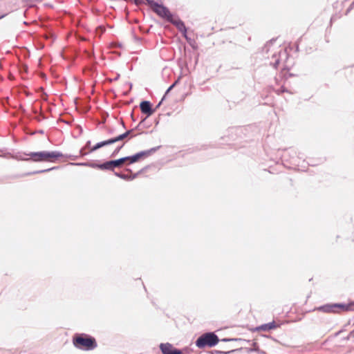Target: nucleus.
Here are the masks:
<instances>
[{"label":"nucleus","mask_w":354,"mask_h":354,"mask_svg":"<svg viewBox=\"0 0 354 354\" xmlns=\"http://www.w3.org/2000/svg\"><path fill=\"white\" fill-rule=\"evenodd\" d=\"M154 151V149H151L148 151L139 152L132 156L124 157L115 160H111V165H113V167H120L122 164H123L126 160H129L130 163H133L141 158L147 157Z\"/></svg>","instance_id":"obj_1"},{"label":"nucleus","mask_w":354,"mask_h":354,"mask_svg":"<svg viewBox=\"0 0 354 354\" xmlns=\"http://www.w3.org/2000/svg\"><path fill=\"white\" fill-rule=\"evenodd\" d=\"M73 344L75 347L83 350H92L97 346L94 338L87 336H78L74 338Z\"/></svg>","instance_id":"obj_2"},{"label":"nucleus","mask_w":354,"mask_h":354,"mask_svg":"<svg viewBox=\"0 0 354 354\" xmlns=\"http://www.w3.org/2000/svg\"><path fill=\"white\" fill-rule=\"evenodd\" d=\"M218 342V337L212 333H205L198 338L196 345L198 348H203L206 346L212 347Z\"/></svg>","instance_id":"obj_3"},{"label":"nucleus","mask_w":354,"mask_h":354,"mask_svg":"<svg viewBox=\"0 0 354 354\" xmlns=\"http://www.w3.org/2000/svg\"><path fill=\"white\" fill-rule=\"evenodd\" d=\"M29 156L34 161H52L62 155L57 151H39L30 153Z\"/></svg>","instance_id":"obj_4"},{"label":"nucleus","mask_w":354,"mask_h":354,"mask_svg":"<svg viewBox=\"0 0 354 354\" xmlns=\"http://www.w3.org/2000/svg\"><path fill=\"white\" fill-rule=\"evenodd\" d=\"M130 132H131L130 131H128L125 132L124 133L117 136L115 138H112V139H109V140H105L103 142H98L91 149V151H94L102 147L113 144L119 140H122L124 139L125 138H127L129 136V134L130 133Z\"/></svg>","instance_id":"obj_5"},{"label":"nucleus","mask_w":354,"mask_h":354,"mask_svg":"<svg viewBox=\"0 0 354 354\" xmlns=\"http://www.w3.org/2000/svg\"><path fill=\"white\" fill-rule=\"evenodd\" d=\"M151 8L159 16L166 18L168 20L172 17L168 9L162 5L153 3L151 4Z\"/></svg>","instance_id":"obj_6"},{"label":"nucleus","mask_w":354,"mask_h":354,"mask_svg":"<svg viewBox=\"0 0 354 354\" xmlns=\"http://www.w3.org/2000/svg\"><path fill=\"white\" fill-rule=\"evenodd\" d=\"M337 308H340L344 310H346L348 309V307L344 304H326L322 306L319 307L317 309L319 310L325 312V313H336Z\"/></svg>","instance_id":"obj_7"},{"label":"nucleus","mask_w":354,"mask_h":354,"mask_svg":"<svg viewBox=\"0 0 354 354\" xmlns=\"http://www.w3.org/2000/svg\"><path fill=\"white\" fill-rule=\"evenodd\" d=\"M160 349L164 354H181V351L177 349H175L171 344H161Z\"/></svg>","instance_id":"obj_8"},{"label":"nucleus","mask_w":354,"mask_h":354,"mask_svg":"<svg viewBox=\"0 0 354 354\" xmlns=\"http://www.w3.org/2000/svg\"><path fill=\"white\" fill-rule=\"evenodd\" d=\"M140 109L142 113L147 114L148 116L153 113V111L151 107V104L148 101H144L140 103Z\"/></svg>","instance_id":"obj_9"},{"label":"nucleus","mask_w":354,"mask_h":354,"mask_svg":"<svg viewBox=\"0 0 354 354\" xmlns=\"http://www.w3.org/2000/svg\"><path fill=\"white\" fill-rule=\"evenodd\" d=\"M169 21H171L173 24H174L176 26V27L178 28V29L183 33L185 37H186V35H185L186 28H185V26L184 24L183 23V21H181L180 20L176 19V18H174L173 16L169 19Z\"/></svg>","instance_id":"obj_10"},{"label":"nucleus","mask_w":354,"mask_h":354,"mask_svg":"<svg viewBox=\"0 0 354 354\" xmlns=\"http://www.w3.org/2000/svg\"><path fill=\"white\" fill-rule=\"evenodd\" d=\"M97 168L101 169H113V165H111V161H108L104 164L97 165Z\"/></svg>","instance_id":"obj_11"},{"label":"nucleus","mask_w":354,"mask_h":354,"mask_svg":"<svg viewBox=\"0 0 354 354\" xmlns=\"http://www.w3.org/2000/svg\"><path fill=\"white\" fill-rule=\"evenodd\" d=\"M261 328V329H263L264 330H270V329H273V328H276V325L274 322H272V323H269V324L263 325Z\"/></svg>","instance_id":"obj_12"},{"label":"nucleus","mask_w":354,"mask_h":354,"mask_svg":"<svg viewBox=\"0 0 354 354\" xmlns=\"http://www.w3.org/2000/svg\"><path fill=\"white\" fill-rule=\"evenodd\" d=\"M117 176L122 178V179H125V180H131V179H133L135 178L136 176H134L133 177H129L127 175H124V174H119V173H115V174Z\"/></svg>","instance_id":"obj_13"},{"label":"nucleus","mask_w":354,"mask_h":354,"mask_svg":"<svg viewBox=\"0 0 354 354\" xmlns=\"http://www.w3.org/2000/svg\"><path fill=\"white\" fill-rule=\"evenodd\" d=\"M85 166H88V167H93V168H97V164H95V163H85L84 164Z\"/></svg>","instance_id":"obj_14"},{"label":"nucleus","mask_w":354,"mask_h":354,"mask_svg":"<svg viewBox=\"0 0 354 354\" xmlns=\"http://www.w3.org/2000/svg\"><path fill=\"white\" fill-rule=\"evenodd\" d=\"M176 84V82H175L174 84H172L167 91L166 92V94H167L171 89L172 88L175 86V84Z\"/></svg>","instance_id":"obj_15"},{"label":"nucleus","mask_w":354,"mask_h":354,"mask_svg":"<svg viewBox=\"0 0 354 354\" xmlns=\"http://www.w3.org/2000/svg\"><path fill=\"white\" fill-rule=\"evenodd\" d=\"M123 145H121L120 147H119L118 148L116 149V150L114 151V153H118L120 149L122 147Z\"/></svg>","instance_id":"obj_16"},{"label":"nucleus","mask_w":354,"mask_h":354,"mask_svg":"<svg viewBox=\"0 0 354 354\" xmlns=\"http://www.w3.org/2000/svg\"><path fill=\"white\" fill-rule=\"evenodd\" d=\"M84 164V163H78L77 165H84V166H85Z\"/></svg>","instance_id":"obj_17"}]
</instances>
